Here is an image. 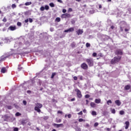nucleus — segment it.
<instances>
[{
    "label": "nucleus",
    "mask_w": 131,
    "mask_h": 131,
    "mask_svg": "<svg viewBox=\"0 0 131 131\" xmlns=\"http://www.w3.org/2000/svg\"><path fill=\"white\" fill-rule=\"evenodd\" d=\"M16 6L15 4L12 5V9H15L16 8Z\"/></svg>",
    "instance_id": "37998d69"
},
{
    "label": "nucleus",
    "mask_w": 131,
    "mask_h": 131,
    "mask_svg": "<svg viewBox=\"0 0 131 131\" xmlns=\"http://www.w3.org/2000/svg\"><path fill=\"white\" fill-rule=\"evenodd\" d=\"M95 102L96 104H100V103H101V99H96L95 100Z\"/></svg>",
    "instance_id": "aec40b11"
},
{
    "label": "nucleus",
    "mask_w": 131,
    "mask_h": 131,
    "mask_svg": "<svg viewBox=\"0 0 131 131\" xmlns=\"http://www.w3.org/2000/svg\"><path fill=\"white\" fill-rule=\"evenodd\" d=\"M7 107L9 110H11L12 109V106L11 105H8L7 106Z\"/></svg>",
    "instance_id": "a19ab883"
},
{
    "label": "nucleus",
    "mask_w": 131,
    "mask_h": 131,
    "mask_svg": "<svg viewBox=\"0 0 131 131\" xmlns=\"http://www.w3.org/2000/svg\"><path fill=\"white\" fill-rule=\"evenodd\" d=\"M3 45H4V40H3L2 41L0 42V45L3 46Z\"/></svg>",
    "instance_id": "5fc2aeb1"
},
{
    "label": "nucleus",
    "mask_w": 131,
    "mask_h": 131,
    "mask_svg": "<svg viewBox=\"0 0 131 131\" xmlns=\"http://www.w3.org/2000/svg\"><path fill=\"white\" fill-rule=\"evenodd\" d=\"M107 105H110V104H112V101L111 100H109L107 101Z\"/></svg>",
    "instance_id": "393cba45"
},
{
    "label": "nucleus",
    "mask_w": 131,
    "mask_h": 131,
    "mask_svg": "<svg viewBox=\"0 0 131 131\" xmlns=\"http://www.w3.org/2000/svg\"><path fill=\"white\" fill-rule=\"evenodd\" d=\"M31 4V2H27L25 3V6H30Z\"/></svg>",
    "instance_id": "72a5a7b5"
},
{
    "label": "nucleus",
    "mask_w": 131,
    "mask_h": 131,
    "mask_svg": "<svg viewBox=\"0 0 131 131\" xmlns=\"http://www.w3.org/2000/svg\"><path fill=\"white\" fill-rule=\"evenodd\" d=\"M119 113H120V115H123L124 114V111H120Z\"/></svg>",
    "instance_id": "c756f323"
},
{
    "label": "nucleus",
    "mask_w": 131,
    "mask_h": 131,
    "mask_svg": "<svg viewBox=\"0 0 131 131\" xmlns=\"http://www.w3.org/2000/svg\"><path fill=\"white\" fill-rule=\"evenodd\" d=\"M105 129H106L107 131H111V128H106Z\"/></svg>",
    "instance_id": "052dcab7"
},
{
    "label": "nucleus",
    "mask_w": 131,
    "mask_h": 131,
    "mask_svg": "<svg viewBox=\"0 0 131 131\" xmlns=\"http://www.w3.org/2000/svg\"><path fill=\"white\" fill-rule=\"evenodd\" d=\"M5 43H9V42H11V40L9 39L8 37H6L5 39L3 40Z\"/></svg>",
    "instance_id": "4468645a"
},
{
    "label": "nucleus",
    "mask_w": 131,
    "mask_h": 131,
    "mask_svg": "<svg viewBox=\"0 0 131 131\" xmlns=\"http://www.w3.org/2000/svg\"><path fill=\"white\" fill-rule=\"evenodd\" d=\"M75 46H76V44H75V43H74V42H73V43L71 44V47H72V48H75Z\"/></svg>",
    "instance_id": "cd10ccee"
},
{
    "label": "nucleus",
    "mask_w": 131,
    "mask_h": 131,
    "mask_svg": "<svg viewBox=\"0 0 131 131\" xmlns=\"http://www.w3.org/2000/svg\"><path fill=\"white\" fill-rule=\"evenodd\" d=\"M92 56L93 57H96L97 56V53L96 52L93 53Z\"/></svg>",
    "instance_id": "c03bdc74"
},
{
    "label": "nucleus",
    "mask_w": 131,
    "mask_h": 131,
    "mask_svg": "<svg viewBox=\"0 0 131 131\" xmlns=\"http://www.w3.org/2000/svg\"><path fill=\"white\" fill-rule=\"evenodd\" d=\"M68 118H71V114H69L68 115Z\"/></svg>",
    "instance_id": "680f3d73"
},
{
    "label": "nucleus",
    "mask_w": 131,
    "mask_h": 131,
    "mask_svg": "<svg viewBox=\"0 0 131 131\" xmlns=\"http://www.w3.org/2000/svg\"><path fill=\"white\" fill-rule=\"evenodd\" d=\"M60 21H61V18H60V17H57L55 19V21L56 22H60Z\"/></svg>",
    "instance_id": "b1692460"
},
{
    "label": "nucleus",
    "mask_w": 131,
    "mask_h": 131,
    "mask_svg": "<svg viewBox=\"0 0 131 131\" xmlns=\"http://www.w3.org/2000/svg\"><path fill=\"white\" fill-rule=\"evenodd\" d=\"M13 130L14 131H18V130H19V129L17 127H15L14 128Z\"/></svg>",
    "instance_id": "8fccbe9b"
},
{
    "label": "nucleus",
    "mask_w": 131,
    "mask_h": 131,
    "mask_svg": "<svg viewBox=\"0 0 131 131\" xmlns=\"http://www.w3.org/2000/svg\"><path fill=\"white\" fill-rule=\"evenodd\" d=\"M17 26H21V25H22V24L20 22H17Z\"/></svg>",
    "instance_id": "79ce46f5"
},
{
    "label": "nucleus",
    "mask_w": 131,
    "mask_h": 131,
    "mask_svg": "<svg viewBox=\"0 0 131 131\" xmlns=\"http://www.w3.org/2000/svg\"><path fill=\"white\" fill-rule=\"evenodd\" d=\"M61 121H62V120L61 119H59L58 120L56 121V122L60 123V122H61Z\"/></svg>",
    "instance_id": "864d4df0"
},
{
    "label": "nucleus",
    "mask_w": 131,
    "mask_h": 131,
    "mask_svg": "<svg viewBox=\"0 0 131 131\" xmlns=\"http://www.w3.org/2000/svg\"><path fill=\"white\" fill-rule=\"evenodd\" d=\"M29 21L30 23H32V22H33V20L30 18H29Z\"/></svg>",
    "instance_id": "ea45409f"
},
{
    "label": "nucleus",
    "mask_w": 131,
    "mask_h": 131,
    "mask_svg": "<svg viewBox=\"0 0 131 131\" xmlns=\"http://www.w3.org/2000/svg\"><path fill=\"white\" fill-rule=\"evenodd\" d=\"M75 92H76L77 93V96L79 98H81L82 97V95H81V92H80V90L78 89H76L75 90Z\"/></svg>",
    "instance_id": "39448f33"
},
{
    "label": "nucleus",
    "mask_w": 131,
    "mask_h": 131,
    "mask_svg": "<svg viewBox=\"0 0 131 131\" xmlns=\"http://www.w3.org/2000/svg\"><path fill=\"white\" fill-rule=\"evenodd\" d=\"M125 129H127V128H128V127L129 126V122L128 121L125 122Z\"/></svg>",
    "instance_id": "dca6fc26"
},
{
    "label": "nucleus",
    "mask_w": 131,
    "mask_h": 131,
    "mask_svg": "<svg viewBox=\"0 0 131 131\" xmlns=\"http://www.w3.org/2000/svg\"><path fill=\"white\" fill-rule=\"evenodd\" d=\"M23 42H24V39L20 37L18 39H17L15 43L14 44V48L16 50L19 49V48H21L23 46Z\"/></svg>",
    "instance_id": "f257e3e1"
},
{
    "label": "nucleus",
    "mask_w": 131,
    "mask_h": 131,
    "mask_svg": "<svg viewBox=\"0 0 131 131\" xmlns=\"http://www.w3.org/2000/svg\"><path fill=\"white\" fill-rule=\"evenodd\" d=\"M116 55H122V50L121 49H117L115 52Z\"/></svg>",
    "instance_id": "1a4fd4ad"
},
{
    "label": "nucleus",
    "mask_w": 131,
    "mask_h": 131,
    "mask_svg": "<svg viewBox=\"0 0 131 131\" xmlns=\"http://www.w3.org/2000/svg\"><path fill=\"white\" fill-rule=\"evenodd\" d=\"M55 75H56V73H53L51 76V78H54Z\"/></svg>",
    "instance_id": "473e14b6"
},
{
    "label": "nucleus",
    "mask_w": 131,
    "mask_h": 131,
    "mask_svg": "<svg viewBox=\"0 0 131 131\" xmlns=\"http://www.w3.org/2000/svg\"><path fill=\"white\" fill-rule=\"evenodd\" d=\"M90 97H91V96H90V95H89V94H87V95H86L85 96V98L86 99H89V98H90Z\"/></svg>",
    "instance_id": "e433bc0d"
},
{
    "label": "nucleus",
    "mask_w": 131,
    "mask_h": 131,
    "mask_svg": "<svg viewBox=\"0 0 131 131\" xmlns=\"http://www.w3.org/2000/svg\"><path fill=\"white\" fill-rule=\"evenodd\" d=\"M115 102L117 106H120L121 105V102L120 100H116Z\"/></svg>",
    "instance_id": "f3484780"
},
{
    "label": "nucleus",
    "mask_w": 131,
    "mask_h": 131,
    "mask_svg": "<svg viewBox=\"0 0 131 131\" xmlns=\"http://www.w3.org/2000/svg\"><path fill=\"white\" fill-rule=\"evenodd\" d=\"M18 70H22V67H21V66L20 64L18 65Z\"/></svg>",
    "instance_id": "c9c22d12"
},
{
    "label": "nucleus",
    "mask_w": 131,
    "mask_h": 131,
    "mask_svg": "<svg viewBox=\"0 0 131 131\" xmlns=\"http://www.w3.org/2000/svg\"><path fill=\"white\" fill-rule=\"evenodd\" d=\"M120 24H121L120 29L121 31H123V28L125 27L126 24L125 23V21H122L120 23Z\"/></svg>",
    "instance_id": "423d86ee"
},
{
    "label": "nucleus",
    "mask_w": 131,
    "mask_h": 131,
    "mask_svg": "<svg viewBox=\"0 0 131 131\" xmlns=\"http://www.w3.org/2000/svg\"><path fill=\"white\" fill-rule=\"evenodd\" d=\"M92 115H97V112H96L95 111H92Z\"/></svg>",
    "instance_id": "7c9ffc66"
},
{
    "label": "nucleus",
    "mask_w": 131,
    "mask_h": 131,
    "mask_svg": "<svg viewBox=\"0 0 131 131\" xmlns=\"http://www.w3.org/2000/svg\"><path fill=\"white\" fill-rule=\"evenodd\" d=\"M68 12H72V8H69L68 9Z\"/></svg>",
    "instance_id": "bf43d9fd"
},
{
    "label": "nucleus",
    "mask_w": 131,
    "mask_h": 131,
    "mask_svg": "<svg viewBox=\"0 0 131 131\" xmlns=\"http://www.w3.org/2000/svg\"><path fill=\"white\" fill-rule=\"evenodd\" d=\"M3 22H7V18L6 17H4L3 19Z\"/></svg>",
    "instance_id": "3c124183"
},
{
    "label": "nucleus",
    "mask_w": 131,
    "mask_h": 131,
    "mask_svg": "<svg viewBox=\"0 0 131 131\" xmlns=\"http://www.w3.org/2000/svg\"><path fill=\"white\" fill-rule=\"evenodd\" d=\"M112 113H113V114H115V110H112Z\"/></svg>",
    "instance_id": "a18cd8bd"
},
{
    "label": "nucleus",
    "mask_w": 131,
    "mask_h": 131,
    "mask_svg": "<svg viewBox=\"0 0 131 131\" xmlns=\"http://www.w3.org/2000/svg\"><path fill=\"white\" fill-rule=\"evenodd\" d=\"M9 30H11V31H14V30H16V27L15 26H10L8 28Z\"/></svg>",
    "instance_id": "2eb2a0df"
},
{
    "label": "nucleus",
    "mask_w": 131,
    "mask_h": 131,
    "mask_svg": "<svg viewBox=\"0 0 131 131\" xmlns=\"http://www.w3.org/2000/svg\"><path fill=\"white\" fill-rule=\"evenodd\" d=\"M121 59V56L115 57L114 59L111 60V64H115L117 62H119Z\"/></svg>",
    "instance_id": "7ed1b4c3"
},
{
    "label": "nucleus",
    "mask_w": 131,
    "mask_h": 131,
    "mask_svg": "<svg viewBox=\"0 0 131 131\" xmlns=\"http://www.w3.org/2000/svg\"><path fill=\"white\" fill-rule=\"evenodd\" d=\"M20 115H21V114H20L19 112H17L15 114L16 116H20Z\"/></svg>",
    "instance_id": "58836bf2"
},
{
    "label": "nucleus",
    "mask_w": 131,
    "mask_h": 131,
    "mask_svg": "<svg viewBox=\"0 0 131 131\" xmlns=\"http://www.w3.org/2000/svg\"><path fill=\"white\" fill-rule=\"evenodd\" d=\"M49 6L50 7H51V8H55V4H54V3H51L49 4Z\"/></svg>",
    "instance_id": "4be33fe9"
},
{
    "label": "nucleus",
    "mask_w": 131,
    "mask_h": 131,
    "mask_svg": "<svg viewBox=\"0 0 131 131\" xmlns=\"http://www.w3.org/2000/svg\"><path fill=\"white\" fill-rule=\"evenodd\" d=\"M130 89V85H127L125 86L124 89L126 90V91H127L128 90H129Z\"/></svg>",
    "instance_id": "412c9836"
},
{
    "label": "nucleus",
    "mask_w": 131,
    "mask_h": 131,
    "mask_svg": "<svg viewBox=\"0 0 131 131\" xmlns=\"http://www.w3.org/2000/svg\"><path fill=\"white\" fill-rule=\"evenodd\" d=\"M61 17L63 18H69V17H70V14H69L68 13L63 14L61 15Z\"/></svg>",
    "instance_id": "9d476101"
},
{
    "label": "nucleus",
    "mask_w": 131,
    "mask_h": 131,
    "mask_svg": "<svg viewBox=\"0 0 131 131\" xmlns=\"http://www.w3.org/2000/svg\"><path fill=\"white\" fill-rule=\"evenodd\" d=\"M75 128L77 131H81V129H80L79 127H78L77 125H76Z\"/></svg>",
    "instance_id": "5701e85b"
},
{
    "label": "nucleus",
    "mask_w": 131,
    "mask_h": 131,
    "mask_svg": "<svg viewBox=\"0 0 131 131\" xmlns=\"http://www.w3.org/2000/svg\"><path fill=\"white\" fill-rule=\"evenodd\" d=\"M76 32H77V34H78V35H80L82 34V33H83V30L79 29L76 31Z\"/></svg>",
    "instance_id": "f8f14e48"
},
{
    "label": "nucleus",
    "mask_w": 131,
    "mask_h": 131,
    "mask_svg": "<svg viewBox=\"0 0 131 131\" xmlns=\"http://www.w3.org/2000/svg\"><path fill=\"white\" fill-rule=\"evenodd\" d=\"M71 102H73V101H75V98H72L71 99Z\"/></svg>",
    "instance_id": "0e129e2a"
},
{
    "label": "nucleus",
    "mask_w": 131,
    "mask_h": 131,
    "mask_svg": "<svg viewBox=\"0 0 131 131\" xmlns=\"http://www.w3.org/2000/svg\"><path fill=\"white\" fill-rule=\"evenodd\" d=\"M57 2L58 3H60V4H62L63 3V1H62L61 0H57Z\"/></svg>",
    "instance_id": "6e6d98bb"
},
{
    "label": "nucleus",
    "mask_w": 131,
    "mask_h": 131,
    "mask_svg": "<svg viewBox=\"0 0 131 131\" xmlns=\"http://www.w3.org/2000/svg\"><path fill=\"white\" fill-rule=\"evenodd\" d=\"M86 61L87 62L90 67H92V66H94V60H93V58L86 59Z\"/></svg>",
    "instance_id": "20e7f679"
},
{
    "label": "nucleus",
    "mask_w": 131,
    "mask_h": 131,
    "mask_svg": "<svg viewBox=\"0 0 131 131\" xmlns=\"http://www.w3.org/2000/svg\"><path fill=\"white\" fill-rule=\"evenodd\" d=\"M57 113L58 114H62L63 112H62L61 111H58Z\"/></svg>",
    "instance_id": "49530a36"
},
{
    "label": "nucleus",
    "mask_w": 131,
    "mask_h": 131,
    "mask_svg": "<svg viewBox=\"0 0 131 131\" xmlns=\"http://www.w3.org/2000/svg\"><path fill=\"white\" fill-rule=\"evenodd\" d=\"M81 67L82 69H84V70L88 69V64H86V63H82L81 65Z\"/></svg>",
    "instance_id": "6e6552de"
},
{
    "label": "nucleus",
    "mask_w": 131,
    "mask_h": 131,
    "mask_svg": "<svg viewBox=\"0 0 131 131\" xmlns=\"http://www.w3.org/2000/svg\"><path fill=\"white\" fill-rule=\"evenodd\" d=\"M27 94H29V95H30V94H31V91L30 90H28L27 92Z\"/></svg>",
    "instance_id": "09e8293b"
},
{
    "label": "nucleus",
    "mask_w": 131,
    "mask_h": 131,
    "mask_svg": "<svg viewBox=\"0 0 131 131\" xmlns=\"http://www.w3.org/2000/svg\"><path fill=\"white\" fill-rule=\"evenodd\" d=\"M98 125H99V123H98V122L95 123V124H94V126H95V127H97V126H98Z\"/></svg>",
    "instance_id": "4c0bfd02"
},
{
    "label": "nucleus",
    "mask_w": 131,
    "mask_h": 131,
    "mask_svg": "<svg viewBox=\"0 0 131 131\" xmlns=\"http://www.w3.org/2000/svg\"><path fill=\"white\" fill-rule=\"evenodd\" d=\"M74 31V28H70L64 31V32H72Z\"/></svg>",
    "instance_id": "9b49d317"
},
{
    "label": "nucleus",
    "mask_w": 131,
    "mask_h": 131,
    "mask_svg": "<svg viewBox=\"0 0 131 131\" xmlns=\"http://www.w3.org/2000/svg\"><path fill=\"white\" fill-rule=\"evenodd\" d=\"M74 80H76L77 79V77L74 76Z\"/></svg>",
    "instance_id": "69168bd1"
},
{
    "label": "nucleus",
    "mask_w": 131,
    "mask_h": 131,
    "mask_svg": "<svg viewBox=\"0 0 131 131\" xmlns=\"http://www.w3.org/2000/svg\"><path fill=\"white\" fill-rule=\"evenodd\" d=\"M3 117L5 121H9L11 119V116L8 115H5Z\"/></svg>",
    "instance_id": "0eeeda50"
},
{
    "label": "nucleus",
    "mask_w": 131,
    "mask_h": 131,
    "mask_svg": "<svg viewBox=\"0 0 131 131\" xmlns=\"http://www.w3.org/2000/svg\"><path fill=\"white\" fill-rule=\"evenodd\" d=\"M44 8H45V10H47V11H48V10H49V9H50V7H49L48 5H46Z\"/></svg>",
    "instance_id": "a878e982"
},
{
    "label": "nucleus",
    "mask_w": 131,
    "mask_h": 131,
    "mask_svg": "<svg viewBox=\"0 0 131 131\" xmlns=\"http://www.w3.org/2000/svg\"><path fill=\"white\" fill-rule=\"evenodd\" d=\"M66 12H67L66 9H63V10H62V12H63V13H66Z\"/></svg>",
    "instance_id": "e2e57ef3"
},
{
    "label": "nucleus",
    "mask_w": 131,
    "mask_h": 131,
    "mask_svg": "<svg viewBox=\"0 0 131 131\" xmlns=\"http://www.w3.org/2000/svg\"><path fill=\"white\" fill-rule=\"evenodd\" d=\"M50 31H51V32H53V31H54V28H51Z\"/></svg>",
    "instance_id": "4d7b16f0"
},
{
    "label": "nucleus",
    "mask_w": 131,
    "mask_h": 131,
    "mask_svg": "<svg viewBox=\"0 0 131 131\" xmlns=\"http://www.w3.org/2000/svg\"><path fill=\"white\" fill-rule=\"evenodd\" d=\"M5 59H6V57L3 58V57L0 58V63H1V62H3V61H4V60H5Z\"/></svg>",
    "instance_id": "2f4dec72"
},
{
    "label": "nucleus",
    "mask_w": 131,
    "mask_h": 131,
    "mask_svg": "<svg viewBox=\"0 0 131 131\" xmlns=\"http://www.w3.org/2000/svg\"><path fill=\"white\" fill-rule=\"evenodd\" d=\"M79 122H82V121H85V120H83V119L80 118L78 120Z\"/></svg>",
    "instance_id": "bb28decb"
},
{
    "label": "nucleus",
    "mask_w": 131,
    "mask_h": 131,
    "mask_svg": "<svg viewBox=\"0 0 131 131\" xmlns=\"http://www.w3.org/2000/svg\"><path fill=\"white\" fill-rule=\"evenodd\" d=\"M89 104V100H86V105H88Z\"/></svg>",
    "instance_id": "338daca9"
},
{
    "label": "nucleus",
    "mask_w": 131,
    "mask_h": 131,
    "mask_svg": "<svg viewBox=\"0 0 131 131\" xmlns=\"http://www.w3.org/2000/svg\"><path fill=\"white\" fill-rule=\"evenodd\" d=\"M90 106L92 107V108H95L96 106H97V104H96V103L94 102H91L90 103Z\"/></svg>",
    "instance_id": "6ab92c4d"
},
{
    "label": "nucleus",
    "mask_w": 131,
    "mask_h": 131,
    "mask_svg": "<svg viewBox=\"0 0 131 131\" xmlns=\"http://www.w3.org/2000/svg\"><path fill=\"white\" fill-rule=\"evenodd\" d=\"M40 11H45V7H43V6L41 7L40 8Z\"/></svg>",
    "instance_id": "f704fd0d"
},
{
    "label": "nucleus",
    "mask_w": 131,
    "mask_h": 131,
    "mask_svg": "<svg viewBox=\"0 0 131 131\" xmlns=\"http://www.w3.org/2000/svg\"><path fill=\"white\" fill-rule=\"evenodd\" d=\"M86 48H90V47H91V44L89 42L86 43Z\"/></svg>",
    "instance_id": "c85d7f7f"
},
{
    "label": "nucleus",
    "mask_w": 131,
    "mask_h": 131,
    "mask_svg": "<svg viewBox=\"0 0 131 131\" xmlns=\"http://www.w3.org/2000/svg\"><path fill=\"white\" fill-rule=\"evenodd\" d=\"M83 112L84 113H86V110H83Z\"/></svg>",
    "instance_id": "774afa93"
},
{
    "label": "nucleus",
    "mask_w": 131,
    "mask_h": 131,
    "mask_svg": "<svg viewBox=\"0 0 131 131\" xmlns=\"http://www.w3.org/2000/svg\"><path fill=\"white\" fill-rule=\"evenodd\" d=\"M53 125L54 126H56L57 128H59V127H60V126H62L63 125V124H56V123H53Z\"/></svg>",
    "instance_id": "ddd939ff"
},
{
    "label": "nucleus",
    "mask_w": 131,
    "mask_h": 131,
    "mask_svg": "<svg viewBox=\"0 0 131 131\" xmlns=\"http://www.w3.org/2000/svg\"><path fill=\"white\" fill-rule=\"evenodd\" d=\"M82 111L80 112L79 113H78V115H82Z\"/></svg>",
    "instance_id": "603ef678"
},
{
    "label": "nucleus",
    "mask_w": 131,
    "mask_h": 131,
    "mask_svg": "<svg viewBox=\"0 0 131 131\" xmlns=\"http://www.w3.org/2000/svg\"><path fill=\"white\" fill-rule=\"evenodd\" d=\"M23 104H24V105H26V104H27V102H26V101H25V100H24L23 101Z\"/></svg>",
    "instance_id": "de8ad7c7"
},
{
    "label": "nucleus",
    "mask_w": 131,
    "mask_h": 131,
    "mask_svg": "<svg viewBox=\"0 0 131 131\" xmlns=\"http://www.w3.org/2000/svg\"><path fill=\"white\" fill-rule=\"evenodd\" d=\"M42 107V104L39 103H37L36 104V106L35 107V111H37L39 113L40 112V108Z\"/></svg>",
    "instance_id": "f03ea898"
},
{
    "label": "nucleus",
    "mask_w": 131,
    "mask_h": 131,
    "mask_svg": "<svg viewBox=\"0 0 131 131\" xmlns=\"http://www.w3.org/2000/svg\"><path fill=\"white\" fill-rule=\"evenodd\" d=\"M1 72L2 73H6L7 72V69L6 68L4 67L1 69Z\"/></svg>",
    "instance_id": "a211bd4d"
},
{
    "label": "nucleus",
    "mask_w": 131,
    "mask_h": 131,
    "mask_svg": "<svg viewBox=\"0 0 131 131\" xmlns=\"http://www.w3.org/2000/svg\"><path fill=\"white\" fill-rule=\"evenodd\" d=\"M29 21V20L28 19H25V23H28V21Z\"/></svg>",
    "instance_id": "13d9d810"
}]
</instances>
